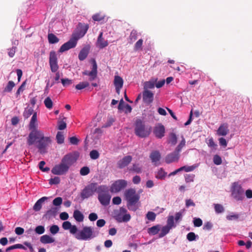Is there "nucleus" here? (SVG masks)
Returning a JSON list of instances; mask_svg holds the SVG:
<instances>
[{"instance_id":"obj_1","label":"nucleus","mask_w":252,"mask_h":252,"mask_svg":"<svg viewBox=\"0 0 252 252\" xmlns=\"http://www.w3.org/2000/svg\"><path fill=\"white\" fill-rule=\"evenodd\" d=\"M36 122L37 114L34 112L29 125L30 132L27 138V144L29 146L35 145L38 152L44 154L47 152L52 140L50 136H44L43 131L37 128Z\"/></svg>"},{"instance_id":"obj_2","label":"nucleus","mask_w":252,"mask_h":252,"mask_svg":"<svg viewBox=\"0 0 252 252\" xmlns=\"http://www.w3.org/2000/svg\"><path fill=\"white\" fill-rule=\"evenodd\" d=\"M108 190V188L105 185L97 186V183H92L86 186L82 190L80 196L82 200H84L92 196L95 192H106Z\"/></svg>"},{"instance_id":"obj_3","label":"nucleus","mask_w":252,"mask_h":252,"mask_svg":"<svg viewBox=\"0 0 252 252\" xmlns=\"http://www.w3.org/2000/svg\"><path fill=\"white\" fill-rule=\"evenodd\" d=\"M126 200L127 201V207L130 211H136L139 208L138 202L140 196L133 189L126 190L124 193Z\"/></svg>"},{"instance_id":"obj_4","label":"nucleus","mask_w":252,"mask_h":252,"mask_svg":"<svg viewBox=\"0 0 252 252\" xmlns=\"http://www.w3.org/2000/svg\"><path fill=\"white\" fill-rule=\"evenodd\" d=\"M134 131L135 134L140 138L148 137L151 131L152 127L146 126L142 120L137 119L135 123Z\"/></svg>"},{"instance_id":"obj_5","label":"nucleus","mask_w":252,"mask_h":252,"mask_svg":"<svg viewBox=\"0 0 252 252\" xmlns=\"http://www.w3.org/2000/svg\"><path fill=\"white\" fill-rule=\"evenodd\" d=\"M98 232H95L94 228L91 226H84L81 230H80L76 234L75 238L79 240H90L98 235Z\"/></svg>"},{"instance_id":"obj_6","label":"nucleus","mask_w":252,"mask_h":252,"mask_svg":"<svg viewBox=\"0 0 252 252\" xmlns=\"http://www.w3.org/2000/svg\"><path fill=\"white\" fill-rule=\"evenodd\" d=\"M49 63L51 71L56 73L54 77L55 82V83H58L60 78V74L59 72L58 71L59 65L58 64L57 54L54 51H52L50 52Z\"/></svg>"},{"instance_id":"obj_7","label":"nucleus","mask_w":252,"mask_h":252,"mask_svg":"<svg viewBox=\"0 0 252 252\" xmlns=\"http://www.w3.org/2000/svg\"><path fill=\"white\" fill-rule=\"evenodd\" d=\"M231 196L237 201H242L244 198V190L240 185L237 183H234L231 189Z\"/></svg>"},{"instance_id":"obj_8","label":"nucleus","mask_w":252,"mask_h":252,"mask_svg":"<svg viewBox=\"0 0 252 252\" xmlns=\"http://www.w3.org/2000/svg\"><path fill=\"white\" fill-rule=\"evenodd\" d=\"M114 218L118 222H127L130 220L131 216L129 214L127 213L126 208L121 207L119 211L115 212Z\"/></svg>"},{"instance_id":"obj_9","label":"nucleus","mask_w":252,"mask_h":252,"mask_svg":"<svg viewBox=\"0 0 252 252\" xmlns=\"http://www.w3.org/2000/svg\"><path fill=\"white\" fill-rule=\"evenodd\" d=\"M89 28V26L88 24L79 23L76 28V33L73 34L72 36L78 40L85 35Z\"/></svg>"},{"instance_id":"obj_10","label":"nucleus","mask_w":252,"mask_h":252,"mask_svg":"<svg viewBox=\"0 0 252 252\" xmlns=\"http://www.w3.org/2000/svg\"><path fill=\"white\" fill-rule=\"evenodd\" d=\"M68 165H66L62 160L60 164L56 165L51 170V172L57 175H62L66 174L69 169Z\"/></svg>"},{"instance_id":"obj_11","label":"nucleus","mask_w":252,"mask_h":252,"mask_svg":"<svg viewBox=\"0 0 252 252\" xmlns=\"http://www.w3.org/2000/svg\"><path fill=\"white\" fill-rule=\"evenodd\" d=\"M79 157V154L77 152L69 153L65 155L62 158V161L66 165H68V167L75 163Z\"/></svg>"},{"instance_id":"obj_12","label":"nucleus","mask_w":252,"mask_h":252,"mask_svg":"<svg viewBox=\"0 0 252 252\" xmlns=\"http://www.w3.org/2000/svg\"><path fill=\"white\" fill-rule=\"evenodd\" d=\"M126 186V181L125 180H118L112 184L110 190L111 192L117 193L125 188Z\"/></svg>"},{"instance_id":"obj_13","label":"nucleus","mask_w":252,"mask_h":252,"mask_svg":"<svg viewBox=\"0 0 252 252\" xmlns=\"http://www.w3.org/2000/svg\"><path fill=\"white\" fill-rule=\"evenodd\" d=\"M97 64L94 60L92 61L91 71L85 70L82 72L83 75L89 76V80L92 81L95 80L97 77Z\"/></svg>"},{"instance_id":"obj_14","label":"nucleus","mask_w":252,"mask_h":252,"mask_svg":"<svg viewBox=\"0 0 252 252\" xmlns=\"http://www.w3.org/2000/svg\"><path fill=\"white\" fill-rule=\"evenodd\" d=\"M77 43V39H75L73 36L68 41L64 43L60 47L59 52L60 53H63L70 49L74 48Z\"/></svg>"},{"instance_id":"obj_15","label":"nucleus","mask_w":252,"mask_h":252,"mask_svg":"<svg viewBox=\"0 0 252 252\" xmlns=\"http://www.w3.org/2000/svg\"><path fill=\"white\" fill-rule=\"evenodd\" d=\"M98 199L101 205L106 206L109 204L111 196L108 193V190L106 192H97Z\"/></svg>"},{"instance_id":"obj_16","label":"nucleus","mask_w":252,"mask_h":252,"mask_svg":"<svg viewBox=\"0 0 252 252\" xmlns=\"http://www.w3.org/2000/svg\"><path fill=\"white\" fill-rule=\"evenodd\" d=\"M229 126L226 123H222L219 126L217 130L216 134L219 136H225L228 134L229 132Z\"/></svg>"},{"instance_id":"obj_17","label":"nucleus","mask_w":252,"mask_h":252,"mask_svg":"<svg viewBox=\"0 0 252 252\" xmlns=\"http://www.w3.org/2000/svg\"><path fill=\"white\" fill-rule=\"evenodd\" d=\"M152 163L155 166L159 165L161 155L159 151L155 150L151 152L149 156Z\"/></svg>"},{"instance_id":"obj_18","label":"nucleus","mask_w":252,"mask_h":252,"mask_svg":"<svg viewBox=\"0 0 252 252\" xmlns=\"http://www.w3.org/2000/svg\"><path fill=\"white\" fill-rule=\"evenodd\" d=\"M154 94L150 90H143L142 92V98L144 103L149 104L154 100Z\"/></svg>"},{"instance_id":"obj_19","label":"nucleus","mask_w":252,"mask_h":252,"mask_svg":"<svg viewBox=\"0 0 252 252\" xmlns=\"http://www.w3.org/2000/svg\"><path fill=\"white\" fill-rule=\"evenodd\" d=\"M153 132L157 138L161 139L164 136L165 128L161 124H158L154 127Z\"/></svg>"},{"instance_id":"obj_20","label":"nucleus","mask_w":252,"mask_h":252,"mask_svg":"<svg viewBox=\"0 0 252 252\" xmlns=\"http://www.w3.org/2000/svg\"><path fill=\"white\" fill-rule=\"evenodd\" d=\"M180 158V155L175 151L169 154H168L165 158V161L166 163H171L178 161Z\"/></svg>"},{"instance_id":"obj_21","label":"nucleus","mask_w":252,"mask_h":252,"mask_svg":"<svg viewBox=\"0 0 252 252\" xmlns=\"http://www.w3.org/2000/svg\"><path fill=\"white\" fill-rule=\"evenodd\" d=\"M124 81L122 78L119 76H115L114 84L116 88V93L119 94L120 90L123 86Z\"/></svg>"},{"instance_id":"obj_22","label":"nucleus","mask_w":252,"mask_h":252,"mask_svg":"<svg viewBox=\"0 0 252 252\" xmlns=\"http://www.w3.org/2000/svg\"><path fill=\"white\" fill-rule=\"evenodd\" d=\"M102 36L103 32H100L96 43V46L99 48L100 49H103L107 47L108 45V42L107 40H105L103 38Z\"/></svg>"},{"instance_id":"obj_23","label":"nucleus","mask_w":252,"mask_h":252,"mask_svg":"<svg viewBox=\"0 0 252 252\" xmlns=\"http://www.w3.org/2000/svg\"><path fill=\"white\" fill-rule=\"evenodd\" d=\"M132 157L130 156H127L123 158L118 162V166L120 168H123L127 166L131 161Z\"/></svg>"},{"instance_id":"obj_24","label":"nucleus","mask_w":252,"mask_h":252,"mask_svg":"<svg viewBox=\"0 0 252 252\" xmlns=\"http://www.w3.org/2000/svg\"><path fill=\"white\" fill-rule=\"evenodd\" d=\"M90 48L89 47H85L81 49L78 55V59L80 61H84L88 56Z\"/></svg>"},{"instance_id":"obj_25","label":"nucleus","mask_w":252,"mask_h":252,"mask_svg":"<svg viewBox=\"0 0 252 252\" xmlns=\"http://www.w3.org/2000/svg\"><path fill=\"white\" fill-rule=\"evenodd\" d=\"M48 199L47 197H42L38 199L34 204L33 209L35 211H39L42 207L43 203Z\"/></svg>"},{"instance_id":"obj_26","label":"nucleus","mask_w":252,"mask_h":252,"mask_svg":"<svg viewBox=\"0 0 252 252\" xmlns=\"http://www.w3.org/2000/svg\"><path fill=\"white\" fill-rule=\"evenodd\" d=\"M123 100L121 99L118 106L119 110H124L125 113H129L131 112L132 108L128 104H123Z\"/></svg>"},{"instance_id":"obj_27","label":"nucleus","mask_w":252,"mask_h":252,"mask_svg":"<svg viewBox=\"0 0 252 252\" xmlns=\"http://www.w3.org/2000/svg\"><path fill=\"white\" fill-rule=\"evenodd\" d=\"M167 172H166L163 168H160L155 173V177L159 180H164L167 176Z\"/></svg>"},{"instance_id":"obj_28","label":"nucleus","mask_w":252,"mask_h":252,"mask_svg":"<svg viewBox=\"0 0 252 252\" xmlns=\"http://www.w3.org/2000/svg\"><path fill=\"white\" fill-rule=\"evenodd\" d=\"M41 243L44 244L52 243L55 241V239L48 235H44L40 238Z\"/></svg>"},{"instance_id":"obj_29","label":"nucleus","mask_w":252,"mask_h":252,"mask_svg":"<svg viewBox=\"0 0 252 252\" xmlns=\"http://www.w3.org/2000/svg\"><path fill=\"white\" fill-rule=\"evenodd\" d=\"M73 218L78 222H82L84 220L83 214L79 210H76L73 212Z\"/></svg>"},{"instance_id":"obj_30","label":"nucleus","mask_w":252,"mask_h":252,"mask_svg":"<svg viewBox=\"0 0 252 252\" xmlns=\"http://www.w3.org/2000/svg\"><path fill=\"white\" fill-rule=\"evenodd\" d=\"M157 79L155 81L150 80L149 81H146L144 82L143 87L144 90H149V89H154L155 86V82L157 81Z\"/></svg>"},{"instance_id":"obj_31","label":"nucleus","mask_w":252,"mask_h":252,"mask_svg":"<svg viewBox=\"0 0 252 252\" xmlns=\"http://www.w3.org/2000/svg\"><path fill=\"white\" fill-rule=\"evenodd\" d=\"M161 228L160 225L159 224L153 226L150 228H149L148 229V232L149 234L151 235H156L157 234Z\"/></svg>"},{"instance_id":"obj_32","label":"nucleus","mask_w":252,"mask_h":252,"mask_svg":"<svg viewBox=\"0 0 252 252\" xmlns=\"http://www.w3.org/2000/svg\"><path fill=\"white\" fill-rule=\"evenodd\" d=\"M177 142V136L175 133L171 132L169 135L168 139V143L171 144L172 145L176 144Z\"/></svg>"},{"instance_id":"obj_33","label":"nucleus","mask_w":252,"mask_h":252,"mask_svg":"<svg viewBox=\"0 0 252 252\" xmlns=\"http://www.w3.org/2000/svg\"><path fill=\"white\" fill-rule=\"evenodd\" d=\"M166 226L170 229L176 227V224L174 222V218L173 216H169L168 217Z\"/></svg>"},{"instance_id":"obj_34","label":"nucleus","mask_w":252,"mask_h":252,"mask_svg":"<svg viewBox=\"0 0 252 252\" xmlns=\"http://www.w3.org/2000/svg\"><path fill=\"white\" fill-rule=\"evenodd\" d=\"M48 40L50 44H55L59 41V39L53 33H48Z\"/></svg>"},{"instance_id":"obj_35","label":"nucleus","mask_w":252,"mask_h":252,"mask_svg":"<svg viewBox=\"0 0 252 252\" xmlns=\"http://www.w3.org/2000/svg\"><path fill=\"white\" fill-rule=\"evenodd\" d=\"M15 84L12 81H9L7 84L6 87L3 89L4 93H10L13 88L14 87Z\"/></svg>"},{"instance_id":"obj_36","label":"nucleus","mask_w":252,"mask_h":252,"mask_svg":"<svg viewBox=\"0 0 252 252\" xmlns=\"http://www.w3.org/2000/svg\"><path fill=\"white\" fill-rule=\"evenodd\" d=\"M129 171L136 173H140L142 172V166L138 163H134L132 167L129 169Z\"/></svg>"},{"instance_id":"obj_37","label":"nucleus","mask_w":252,"mask_h":252,"mask_svg":"<svg viewBox=\"0 0 252 252\" xmlns=\"http://www.w3.org/2000/svg\"><path fill=\"white\" fill-rule=\"evenodd\" d=\"M206 143L209 147L211 148L212 150H216L217 147V144L214 142L212 137L206 140Z\"/></svg>"},{"instance_id":"obj_38","label":"nucleus","mask_w":252,"mask_h":252,"mask_svg":"<svg viewBox=\"0 0 252 252\" xmlns=\"http://www.w3.org/2000/svg\"><path fill=\"white\" fill-rule=\"evenodd\" d=\"M240 217L239 214L233 212L230 213L226 216V218L228 220H237Z\"/></svg>"},{"instance_id":"obj_39","label":"nucleus","mask_w":252,"mask_h":252,"mask_svg":"<svg viewBox=\"0 0 252 252\" xmlns=\"http://www.w3.org/2000/svg\"><path fill=\"white\" fill-rule=\"evenodd\" d=\"M56 138L57 142L58 144H63L64 142V137L63 132L58 131L56 135Z\"/></svg>"},{"instance_id":"obj_40","label":"nucleus","mask_w":252,"mask_h":252,"mask_svg":"<svg viewBox=\"0 0 252 252\" xmlns=\"http://www.w3.org/2000/svg\"><path fill=\"white\" fill-rule=\"evenodd\" d=\"M170 229H171L166 225L163 226L161 228L160 232L159 234V238L163 237L167 233H169Z\"/></svg>"},{"instance_id":"obj_41","label":"nucleus","mask_w":252,"mask_h":252,"mask_svg":"<svg viewBox=\"0 0 252 252\" xmlns=\"http://www.w3.org/2000/svg\"><path fill=\"white\" fill-rule=\"evenodd\" d=\"M90 84L87 81L81 82L75 86V89L77 90H81L88 87Z\"/></svg>"},{"instance_id":"obj_42","label":"nucleus","mask_w":252,"mask_h":252,"mask_svg":"<svg viewBox=\"0 0 252 252\" xmlns=\"http://www.w3.org/2000/svg\"><path fill=\"white\" fill-rule=\"evenodd\" d=\"M44 103L45 106L48 109H51L53 107V101L50 97H46L44 101Z\"/></svg>"},{"instance_id":"obj_43","label":"nucleus","mask_w":252,"mask_h":252,"mask_svg":"<svg viewBox=\"0 0 252 252\" xmlns=\"http://www.w3.org/2000/svg\"><path fill=\"white\" fill-rule=\"evenodd\" d=\"M214 209L217 214L222 213L224 212V209L223 206L220 204H214Z\"/></svg>"},{"instance_id":"obj_44","label":"nucleus","mask_w":252,"mask_h":252,"mask_svg":"<svg viewBox=\"0 0 252 252\" xmlns=\"http://www.w3.org/2000/svg\"><path fill=\"white\" fill-rule=\"evenodd\" d=\"M198 238V236L192 232H189L187 235V239L189 241H195Z\"/></svg>"},{"instance_id":"obj_45","label":"nucleus","mask_w":252,"mask_h":252,"mask_svg":"<svg viewBox=\"0 0 252 252\" xmlns=\"http://www.w3.org/2000/svg\"><path fill=\"white\" fill-rule=\"evenodd\" d=\"M186 144V140L183 136H182V139L181 141L180 142V144L177 146L175 149V151L177 152L179 154V153L181 151L182 148L183 147L185 146Z\"/></svg>"},{"instance_id":"obj_46","label":"nucleus","mask_w":252,"mask_h":252,"mask_svg":"<svg viewBox=\"0 0 252 252\" xmlns=\"http://www.w3.org/2000/svg\"><path fill=\"white\" fill-rule=\"evenodd\" d=\"M61 83L63 87H67L73 83V80L68 78L61 79Z\"/></svg>"},{"instance_id":"obj_47","label":"nucleus","mask_w":252,"mask_h":252,"mask_svg":"<svg viewBox=\"0 0 252 252\" xmlns=\"http://www.w3.org/2000/svg\"><path fill=\"white\" fill-rule=\"evenodd\" d=\"M33 112V110L32 108H26L25 109L24 113L23 116L25 118H28L30 116H31Z\"/></svg>"},{"instance_id":"obj_48","label":"nucleus","mask_w":252,"mask_h":252,"mask_svg":"<svg viewBox=\"0 0 252 252\" xmlns=\"http://www.w3.org/2000/svg\"><path fill=\"white\" fill-rule=\"evenodd\" d=\"M213 162L216 165H220L222 163L221 158L218 155H214L213 157Z\"/></svg>"},{"instance_id":"obj_49","label":"nucleus","mask_w":252,"mask_h":252,"mask_svg":"<svg viewBox=\"0 0 252 252\" xmlns=\"http://www.w3.org/2000/svg\"><path fill=\"white\" fill-rule=\"evenodd\" d=\"M137 38V33L136 31L132 30L129 36V39L130 42H133Z\"/></svg>"},{"instance_id":"obj_50","label":"nucleus","mask_w":252,"mask_h":252,"mask_svg":"<svg viewBox=\"0 0 252 252\" xmlns=\"http://www.w3.org/2000/svg\"><path fill=\"white\" fill-rule=\"evenodd\" d=\"M195 175L193 174H186L185 175V181L186 183H190L194 181Z\"/></svg>"},{"instance_id":"obj_51","label":"nucleus","mask_w":252,"mask_h":252,"mask_svg":"<svg viewBox=\"0 0 252 252\" xmlns=\"http://www.w3.org/2000/svg\"><path fill=\"white\" fill-rule=\"evenodd\" d=\"M184 212V210H181L175 214V220L176 223L182 220Z\"/></svg>"},{"instance_id":"obj_52","label":"nucleus","mask_w":252,"mask_h":252,"mask_svg":"<svg viewBox=\"0 0 252 252\" xmlns=\"http://www.w3.org/2000/svg\"><path fill=\"white\" fill-rule=\"evenodd\" d=\"M90 156L92 159H96L99 158V154L97 151L93 150L90 152Z\"/></svg>"},{"instance_id":"obj_53","label":"nucleus","mask_w":252,"mask_h":252,"mask_svg":"<svg viewBox=\"0 0 252 252\" xmlns=\"http://www.w3.org/2000/svg\"><path fill=\"white\" fill-rule=\"evenodd\" d=\"M146 218L150 221H154L156 219V215L155 213L149 211L146 214Z\"/></svg>"},{"instance_id":"obj_54","label":"nucleus","mask_w":252,"mask_h":252,"mask_svg":"<svg viewBox=\"0 0 252 252\" xmlns=\"http://www.w3.org/2000/svg\"><path fill=\"white\" fill-rule=\"evenodd\" d=\"M25 85H26V82L25 81L22 83L21 85L18 89L16 94H15L16 97H18L20 95L21 93H22L24 91V90L25 89Z\"/></svg>"},{"instance_id":"obj_55","label":"nucleus","mask_w":252,"mask_h":252,"mask_svg":"<svg viewBox=\"0 0 252 252\" xmlns=\"http://www.w3.org/2000/svg\"><path fill=\"white\" fill-rule=\"evenodd\" d=\"M104 18V16L100 14L97 13L94 15L92 16V19L94 21H101Z\"/></svg>"},{"instance_id":"obj_56","label":"nucleus","mask_w":252,"mask_h":252,"mask_svg":"<svg viewBox=\"0 0 252 252\" xmlns=\"http://www.w3.org/2000/svg\"><path fill=\"white\" fill-rule=\"evenodd\" d=\"M90 172V169L87 166H84L81 168L80 170V174L82 176H86L88 175Z\"/></svg>"},{"instance_id":"obj_57","label":"nucleus","mask_w":252,"mask_h":252,"mask_svg":"<svg viewBox=\"0 0 252 252\" xmlns=\"http://www.w3.org/2000/svg\"><path fill=\"white\" fill-rule=\"evenodd\" d=\"M60 178L59 177H55L49 180V183L51 185H57L60 183Z\"/></svg>"},{"instance_id":"obj_58","label":"nucleus","mask_w":252,"mask_h":252,"mask_svg":"<svg viewBox=\"0 0 252 252\" xmlns=\"http://www.w3.org/2000/svg\"><path fill=\"white\" fill-rule=\"evenodd\" d=\"M196 167V166L195 165H192V166H184L181 167H180V169H181V171H185L187 172H190L193 171Z\"/></svg>"},{"instance_id":"obj_59","label":"nucleus","mask_w":252,"mask_h":252,"mask_svg":"<svg viewBox=\"0 0 252 252\" xmlns=\"http://www.w3.org/2000/svg\"><path fill=\"white\" fill-rule=\"evenodd\" d=\"M34 231L36 234L40 235L44 233L45 228L42 225H38L35 227Z\"/></svg>"},{"instance_id":"obj_60","label":"nucleus","mask_w":252,"mask_h":252,"mask_svg":"<svg viewBox=\"0 0 252 252\" xmlns=\"http://www.w3.org/2000/svg\"><path fill=\"white\" fill-rule=\"evenodd\" d=\"M45 164V162L44 161H40L39 163V168L43 172H48L50 170V168L48 167H44Z\"/></svg>"},{"instance_id":"obj_61","label":"nucleus","mask_w":252,"mask_h":252,"mask_svg":"<svg viewBox=\"0 0 252 252\" xmlns=\"http://www.w3.org/2000/svg\"><path fill=\"white\" fill-rule=\"evenodd\" d=\"M143 44V40L142 39H139L135 44L134 50L137 51L142 49Z\"/></svg>"},{"instance_id":"obj_62","label":"nucleus","mask_w":252,"mask_h":252,"mask_svg":"<svg viewBox=\"0 0 252 252\" xmlns=\"http://www.w3.org/2000/svg\"><path fill=\"white\" fill-rule=\"evenodd\" d=\"M59 231V227L57 225H53L50 228V232L53 235L57 234Z\"/></svg>"},{"instance_id":"obj_63","label":"nucleus","mask_w":252,"mask_h":252,"mask_svg":"<svg viewBox=\"0 0 252 252\" xmlns=\"http://www.w3.org/2000/svg\"><path fill=\"white\" fill-rule=\"evenodd\" d=\"M219 144L220 146L225 148L227 145V142L223 137H220L218 139Z\"/></svg>"},{"instance_id":"obj_64","label":"nucleus","mask_w":252,"mask_h":252,"mask_svg":"<svg viewBox=\"0 0 252 252\" xmlns=\"http://www.w3.org/2000/svg\"><path fill=\"white\" fill-rule=\"evenodd\" d=\"M193 222L195 227H200L202 225V220L200 218H194Z\"/></svg>"}]
</instances>
